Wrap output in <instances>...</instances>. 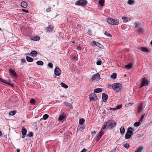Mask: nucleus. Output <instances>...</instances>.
I'll return each mask as SVG.
<instances>
[{"label": "nucleus", "instance_id": "7c9ffc66", "mask_svg": "<svg viewBox=\"0 0 152 152\" xmlns=\"http://www.w3.org/2000/svg\"><path fill=\"white\" fill-rule=\"evenodd\" d=\"M61 86L65 88H68V86L65 84L64 83H60Z\"/></svg>", "mask_w": 152, "mask_h": 152}, {"label": "nucleus", "instance_id": "e2e57ef3", "mask_svg": "<svg viewBox=\"0 0 152 152\" xmlns=\"http://www.w3.org/2000/svg\"><path fill=\"white\" fill-rule=\"evenodd\" d=\"M111 86L112 87V86H111V85L109 84L108 85V88H109V87H111Z\"/></svg>", "mask_w": 152, "mask_h": 152}, {"label": "nucleus", "instance_id": "338daca9", "mask_svg": "<svg viewBox=\"0 0 152 152\" xmlns=\"http://www.w3.org/2000/svg\"><path fill=\"white\" fill-rule=\"evenodd\" d=\"M151 44L152 45V40L151 41Z\"/></svg>", "mask_w": 152, "mask_h": 152}, {"label": "nucleus", "instance_id": "c756f323", "mask_svg": "<svg viewBox=\"0 0 152 152\" xmlns=\"http://www.w3.org/2000/svg\"><path fill=\"white\" fill-rule=\"evenodd\" d=\"M132 65L131 64H128L125 66V67L127 69H129L131 68Z\"/></svg>", "mask_w": 152, "mask_h": 152}, {"label": "nucleus", "instance_id": "a878e982", "mask_svg": "<svg viewBox=\"0 0 152 152\" xmlns=\"http://www.w3.org/2000/svg\"><path fill=\"white\" fill-rule=\"evenodd\" d=\"M146 117V115H145V114L144 113L143 114H142L141 115V118L140 120V121H142L143 120H144L145 119V118Z\"/></svg>", "mask_w": 152, "mask_h": 152}, {"label": "nucleus", "instance_id": "0eeeda50", "mask_svg": "<svg viewBox=\"0 0 152 152\" xmlns=\"http://www.w3.org/2000/svg\"><path fill=\"white\" fill-rule=\"evenodd\" d=\"M100 79V76L99 73H96L93 75L91 78L92 81H97Z\"/></svg>", "mask_w": 152, "mask_h": 152}, {"label": "nucleus", "instance_id": "49530a36", "mask_svg": "<svg viewBox=\"0 0 152 152\" xmlns=\"http://www.w3.org/2000/svg\"><path fill=\"white\" fill-rule=\"evenodd\" d=\"M26 62L25 59H22L21 60V64L23 65V63H25Z\"/></svg>", "mask_w": 152, "mask_h": 152}, {"label": "nucleus", "instance_id": "8fccbe9b", "mask_svg": "<svg viewBox=\"0 0 152 152\" xmlns=\"http://www.w3.org/2000/svg\"><path fill=\"white\" fill-rule=\"evenodd\" d=\"M33 135V133L32 132H30V133L28 134L27 136L28 137H32Z\"/></svg>", "mask_w": 152, "mask_h": 152}, {"label": "nucleus", "instance_id": "e433bc0d", "mask_svg": "<svg viewBox=\"0 0 152 152\" xmlns=\"http://www.w3.org/2000/svg\"><path fill=\"white\" fill-rule=\"evenodd\" d=\"M39 39L40 37L38 36H37L34 37L32 40L34 41H37L39 40Z\"/></svg>", "mask_w": 152, "mask_h": 152}, {"label": "nucleus", "instance_id": "39448f33", "mask_svg": "<svg viewBox=\"0 0 152 152\" xmlns=\"http://www.w3.org/2000/svg\"><path fill=\"white\" fill-rule=\"evenodd\" d=\"M149 84V82L148 79L145 77L142 78L141 80V83L140 88H141L143 86H148Z\"/></svg>", "mask_w": 152, "mask_h": 152}, {"label": "nucleus", "instance_id": "cd10ccee", "mask_svg": "<svg viewBox=\"0 0 152 152\" xmlns=\"http://www.w3.org/2000/svg\"><path fill=\"white\" fill-rule=\"evenodd\" d=\"M104 0H99V4L101 6H103L104 5Z\"/></svg>", "mask_w": 152, "mask_h": 152}, {"label": "nucleus", "instance_id": "f257e3e1", "mask_svg": "<svg viewBox=\"0 0 152 152\" xmlns=\"http://www.w3.org/2000/svg\"><path fill=\"white\" fill-rule=\"evenodd\" d=\"M135 130L133 128L129 127L125 135V138L127 139L132 137L134 134L133 132Z\"/></svg>", "mask_w": 152, "mask_h": 152}, {"label": "nucleus", "instance_id": "423d86ee", "mask_svg": "<svg viewBox=\"0 0 152 152\" xmlns=\"http://www.w3.org/2000/svg\"><path fill=\"white\" fill-rule=\"evenodd\" d=\"M87 3V1L86 0H79L76 2L75 4L77 5L85 6Z\"/></svg>", "mask_w": 152, "mask_h": 152}, {"label": "nucleus", "instance_id": "6e6d98bb", "mask_svg": "<svg viewBox=\"0 0 152 152\" xmlns=\"http://www.w3.org/2000/svg\"><path fill=\"white\" fill-rule=\"evenodd\" d=\"M22 11L23 12H26V13H28V10H27L23 9L22 10Z\"/></svg>", "mask_w": 152, "mask_h": 152}, {"label": "nucleus", "instance_id": "680f3d73", "mask_svg": "<svg viewBox=\"0 0 152 152\" xmlns=\"http://www.w3.org/2000/svg\"><path fill=\"white\" fill-rule=\"evenodd\" d=\"M23 135L22 137V138H24L25 137V135H26V134H22Z\"/></svg>", "mask_w": 152, "mask_h": 152}, {"label": "nucleus", "instance_id": "bb28decb", "mask_svg": "<svg viewBox=\"0 0 152 152\" xmlns=\"http://www.w3.org/2000/svg\"><path fill=\"white\" fill-rule=\"evenodd\" d=\"M122 19H124V20L123 22L124 23H125L127 22L128 21L129 18L128 17H126L124 16H123L121 18Z\"/></svg>", "mask_w": 152, "mask_h": 152}, {"label": "nucleus", "instance_id": "c85d7f7f", "mask_svg": "<svg viewBox=\"0 0 152 152\" xmlns=\"http://www.w3.org/2000/svg\"><path fill=\"white\" fill-rule=\"evenodd\" d=\"M125 129L124 127L123 126H121L120 129V132L121 134H123L125 132Z\"/></svg>", "mask_w": 152, "mask_h": 152}, {"label": "nucleus", "instance_id": "a211bd4d", "mask_svg": "<svg viewBox=\"0 0 152 152\" xmlns=\"http://www.w3.org/2000/svg\"><path fill=\"white\" fill-rule=\"evenodd\" d=\"M93 42L96 46L98 47H99L100 48H103V46L101 45L98 42H96L95 41H93Z\"/></svg>", "mask_w": 152, "mask_h": 152}, {"label": "nucleus", "instance_id": "6ab92c4d", "mask_svg": "<svg viewBox=\"0 0 152 152\" xmlns=\"http://www.w3.org/2000/svg\"><path fill=\"white\" fill-rule=\"evenodd\" d=\"M137 32L140 34H143L144 32V30L142 28H138Z\"/></svg>", "mask_w": 152, "mask_h": 152}, {"label": "nucleus", "instance_id": "13d9d810", "mask_svg": "<svg viewBox=\"0 0 152 152\" xmlns=\"http://www.w3.org/2000/svg\"><path fill=\"white\" fill-rule=\"evenodd\" d=\"M86 151L87 150L86 149L84 148L80 152H86Z\"/></svg>", "mask_w": 152, "mask_h": 152}, {"label": "nucleus", "instance_id": "dca6fc26", "mask_svg": "<svg viewBox=\"0 0 152 152\" xmlns=\"http://www.w3.org/2000/svg\"><path fill=\"white\" fill-rule=\"evenodd\" d=\"M142 103L138 105L137 112L138 113H140L141 112L142 110Z\"/></svg>", "mask_w": 152, "mask_h": 152}, {"label": "nucleus", "instance_id": "58836bf2", "mask_svg": "<svg viewBox=\"0 0 152 152\" xmlns=\"http://www.w3.org/2000/svg\"><path fill=\"white\" fill-rule=\"evenodd\" d=\"M49 117V115L47 114H45L44 115L43 118L44 120H46Z\"/></svg>", "mask_w": 152, "mask_h": 152}, {"label": "nucleus", "instance_id": "37998d69", "mask_svg": "<svg viewBox=\"0 0 152 152\" xmlns=\"http://www.w3.org/2000/svg\"><path fill=\"white\" fill-rule=\"evenodd\" d=\"M124 147L126 148H128L129 147V145L128 143H126L124 145Z\"/></svg>", "mask_w": 152, "mask_h": 152}, {"label": "nucleus", "instance_id": "de8ad7c7", "mask_svg": "<svg viewBox=\"0 0 152 152\" xmlns=\"http://www.w3.org/2000/svg\"><path fill=\"white\" fill-rule=\"evenodd\" d=\"M122 105L121 104L118 105L115 107L116 110H118L121 108L122 107Z\"/></svg>", "mask_w": 152, "mask_h": 152}, {"label": "nucleus", "instance_id": "aec40b11", "mask_svg": "<svg viewBox=\"0 0 152 152\" xmlns=\"http://www.w3.org/2000/svg\"><path fill=\"white\" fill-rule=\"evenodd\" d=\"M64 105L65 106H69L70 108L73 109V106L70 103L68 102H64Z\"/></svg>", "mask_w": 152, "mask_h": 152}, {"label": "nucleus", "instance_id": "774afa93", "mask_svg": "<svg viewBox=\"0 0 152 152\" xmlns=\"http://www.w3.org/2000/svg\"><path fill=\"white\" fill-rule=\"evenodd\" d=\"M1 30V28H0V30Z\"/></svg>", "mask_w": 152, "mask_h": 152}, {"label": "nucleus", "instance_id": "9b49d317", "mask_svg": "<svg viewBox=\"0 0 152 152\" xmlns=\"http://www.w3.org/2000/svg\"><path fill=\"white\" fill-rule=\"evenodd\" d=\"M139 49L143 52L147 53L150 52L149 49L145 47H141L139 48Z\"/></svg>", "mask_w": 152, "mask_h": 152}, {"label": "nucleus", "instance_id": "7ed1b4c3", "mask_svg": "<svg viewBox=\"0 0 152 152\" xmlns=\"http://www.w3.org/2000/svg\"><path fill=\"white\" fill-rule=\"evenodd\" d=\"M107 21L108 24L112 25H115L119 23V21L117 19H114L109 18L107 19Z\"/></svg>", "mask_w": 152, "mask_h": 152}, {"label": "nucleus", "instance_id": "20e7f679", "mask_svg": "<svg viewBox=\"0 0 152 152\" xmlns=\"http://www.w3.org/2000/svg\"><path fill=\"white\" fill-rule=\"evenodd\" d=\"M107 126L110 129H112L115 126L116 123L112 120H109L106 122Z\"/></svg>", "mask_w": 152, "mask_h": 152}, {"label": "nucleus", "instance_id": "72a5a7b5", "mask_svg": "<svg viewBox=\"0 0 152 152\" xmlns=\"http://www.w3.org/2000/svg\"><path fill=\"white\" fill-rule=\"evenodd\" d=\"M16 112L15 110H13L12 111H10L9 112V115H13L16 113Z\"/></svg>", "mask_w": 152, "mask_h": 152}, {"label": "nucleus", "instance_id": "09e8293b", "mask_svg": "<svg viewBox=\"0 0 152 152\" xmlns=\"http://www.w3.org/2000/svg\"><path fill=\"white\" fill-rule=\"evenodd\" d=\"M107 126V124H106V122L104 124V125L102 126L101 129H102L103 130L104 129H105L106 128Z\"/></svg>", "mask_w": 152, "mask_h": 152}, {"label": "nucleus", "instance_id": "c9c22d12", "mask_svg": "<svg viewBox=\"0 0 152 152\" xmlns=\"http://www.w3.org/2000/svg\"><path fill=\"white\" fill-rule=\"evenodd\" d=\"M135 28L138 27L140 26L141 25L140 23H139L138 21H136L135 23Z\"/></svg>", "mask_w": 152, "mask_h": 152}, {"label": "nucleus", "instance_id": "4c0bfd02", "mask_svg": "<svg viewBox=\"0 0 152 152\" xmlns=\"http://www.w3.org/2000/svg\"><path fill=\"white\" fill-rule=\"evenodd\" d=\"M140 125V123L139 122H136L134 124V126L136 127H138Z\"/></svg>", "mask_w": 152, "mask_h": 152}, {"label": "nucleus", "instance_id": "79ce46f5", "mask_svg": "<svg viewBox=\"0 0 152 152\" xmlns=\"http://www.w3.org/2000/svg\"><path fill=\"white\" fill-rule=\"evenodd\" d=\"M102 135L99 134V135H98L96 137V140L97 141H98L99 140L100 138L102 137Z\"/></svg>", "mask_w": 152, "mask_h": 152}, {"label": "nucleus", "instance_id": "ddd939ff", "mask_svg": "<svg viewBox=\"0 0 152 152\" xmlns=\"http://www.w3.org/2000/svg\"><path fill=\"white\" fill-rule=\"evenodd\" d=\"M108 96L104 93H103L102 94V99L104 102H106L107 100L108 99Z\"/></svg>", "mask_w": 152, "mask_h": 152}, {"label": "nucleus", "instance_id": "f3484780", "mask_svg": "<svg viewBox=\"0 0 152 152\" xmlns=\"http://www.w3.org/2000/svg\"><path fill=\"white\" fill-rule=\"evenodd\" d=\"M53 27L52 26L49 25L47 27L46 30L48 32H50L52 31L53 30Z\"/></svg>", "mask_w": 152, "mask_h": 152}, {"label": "nucleus", "instance_id": "1a4fd4ad", "mask_svg": "<svg viewBox=\"0 0 152 152\" xmlns=\"http://www.w3.org/2000/svg\"><path fill=\"white\" fill-rule=\"evenodd\" d=\"M61 73V71L59 68H56L54 70V74L56 76H59Z\"/></svg>", "mask_w": 152, "mask_h": 152}, {"label": "nucleus", "instance_id": "393cba45", "mask_svg": "<svg viewBox=\"0 0 152 152\" xmlns=\"http://www.w3.org/2000/svg\"><path fill=\"white\" fill-rule=\"evenodd\" d=\"M102 91V90L101 88H97L95 89L94 90V92L95 93H99Z\"/></svg>", "mask_w": 152, "mask_h": 152}, {"label": "nucleus", "instance_id": "a18cd8bd", "mask_svg": "<svg viewBox=\"0 0 152 152\" xmlns=\"http://www.w3.org/2000/svg\"><path fill=\"white\" fill-rule=\"evenodd\" d=\"M133 103H126L125 104V106L127 107L128 106H132L133 105Z\"/></svg>", "mask_w": 152, "mask_h": 152}, {"label": "nucleus", "instance_id": "5701e85b", "mask_svg": "<svg viewBox=\"0 0 152 152\" xmlns=\"http://www.w3.org/2000/svg\"><path fill=\"white\" fill-rule=\"evenodd\" d=\"M26 58L27 61L28 62H32L33 61V58L28 56H26Z\"/></svg>", "mask_w": 152, "mask_h": 152}, {"label": "nucleus", "instance_id": "c03bdc74", "mask_svg": "<svg viewBox=\"0 0 152 152\" xmlns=\"http://www.w3.org/2000/svg\"><path fill=\"white\" fill-rule=\"evenodd\" d=\"M104 34L105 35H106L107 37H112V36L111 34H109L107 32L105 31Z\"/></svg>", "mask_w": 152, "mask_h": 152}, {"label": "nucleus", "instance_id": "2eb2a0df", "mask_svg": "<svg viewBox=\"0 0 152 152\" xmlns=\"http://www.w3.org/2000/svg\"><path fill=\"white\" fill-rule=\"evenodd\" d=\"M143 149V146H139L135 150L134 152H141Z\"/></svg>", "mask_w": 152, "mask_h": 152}, {"label": "nucleus", "instance_id": "052dcab7", "mask_svg": "<svg viewBox=\"0 0 152 152\" xmlns=\"http://www.w3.org/2000/svg\"><path fill=\"white\" fill-rule=\"evenodd\" d=\"M77 48L78 49L80 50H81V48L80 46H78L77 47Z\"/></svg>", "mask_w": 152, "mask_h": 152}, {"label": "nucleus", "instance_id": "f8f14e48", "mask_svg": "<svg viewBox=\"0 0 152 152\" xmlns=\"http://www.w3.org/2000/svg\"><path fill=\"white\" fill-rule=\"evenodd\" d=\"M0 81L3 82L4 83H5L6 84H7V85H8L11 86L12 87H13L14 86V85L13 84H12L11 83H9V82H7L6 80H4V79H3L2 78H0Z\"/></svg>", "mask_w": 152, "mask_h": 152}, {"label": "nucleus", "instance_id": "5fc2aeb1", "mask_svg": "<svg viewBox=\"0 0 152 152\" xmlns=\"http://www.w3.org/2000/svg\"><path fill=\"white\" fill-rule=\"evenodd\" d=\"M50 9H51L49 7L48 8L46 9V11L47 12H49L51 10Z\"/></svg>", "mask_w": 152, "mask_h": 152}, {"label": "nucleus", "instance_id": "6e6552de", "mask_svg": "<svg viewBox=\"0 0 152 152\" xmlns=\"http://www.w3.org/2000/svg\"><path fill=\"white\" fill-rule=\"evenodd\" d=\"M89 96L90 100H96L97 99L96 95L94 93L91 94Z\"/></svg>", "mask_w": 152, "mask_h": 152}, {"label": "nucleus", "instance_id": "4d7b16f0", "mask_svg": "<svg viewBox=\"0 0 152 152\" xmlns=\"http://www.w3.org/2000/svg\"><path fill=\"white\" fill-rule=\"evenodd\" d=\"M96 133V132L94 131H93L92 132H91V134L92 135H95Z\"/></svg>", "mask_w": 152, "mask_h": 152}, {"label": "nucleus", "instance_id": "473e14b6", "mask_svg": "<svg viewBox=\"0 0 152 152\" xmlns=\"http://www.w3.org/2000/svg\"><path fill=\"white\" fill-rule=\"evenodd\" d=\"M117 74L116 73H113L111 75V78L115 79L116 78Z\"/></svg>", "mask_w": 152, "mask_h": 152}, {"label": "nucleus", "instance_id": "ea45409f", "mask_svg": "<svg viewBox=\"0 0 152 152\" xmlns=\"http://www.w3.org/2000/svg\"><path fill=\"white\" fill-rule=\"evenodd\" d=\"M35 102V101L34 100V99H31L30 101V103L31 104H34Z\"/></svg>", "mask_w": 152, "mask_h": 152}, {"label": "nucleus", "instance_id": "412c9836", "mask_svg": "<svg viewBox=\"0 0 152 152\" xmlns=\"http://www.w3.org/2000/svg\"><path fill=\"white\" fill-rule=\"evenodd\" d=\"M30 54L32 56H36L37 55V51L34 50L31 52Z\"/></svg>", "mask_w": 152, "mask_h": 152}, {"label": "nucleus", "instance_id": "4468645a", "mask_svg": "<svg viewBox=\"0 0 152 152\" xmlns=\"http://www.w3.org/2000/svg\"><path fill=\"white\" fill-rule=\"evenodd\" d=\"M66 116V114L64 113H63L59 116L58 120L61 121L63 120L65 118Z\"/></svg>", "mask_w": 152, "mask_h": 152}, {"label": "nucleus", "instance_id": "9d476101", "mask_svg": "<svg viewBox=\"0 0 152 152\" xmlns=\"http://www.w3.org/2000/svg\"><path fill=\"white\" fill-rule=\"evenodd\" d=\"M9 71L10 72V75L13 77H15L17 76V74L15 71L12 69H10Z\"/></svg>", "mask_w": 152, "mask_h": 152}, {"label": "nucleus", "instance_id": "864d4df0", "mask_svg": "<svg viewBox=\"0 0 152 152\" xmlns=\"http://www.w3.org/2000/svg\"><path fill=\"white\" fill-rule=\"evenodd\" d=\"M103 133H104L103 130L101 129L100 132H99V134L102 135L103 134Z\"/></svg>", "mask_w": 152, "mask_h": 152}, {"label": "nucleus", "instance_id": "a19ab883", "mask_svg": "<svg viewBox=\"0 0 152 152\" xmlns=\"http://www.w3.org/2000/svg\"><path fill=\"white\" fill-rule=\"evenodd\" d=\"M127 2L129 4H134V2L132 0H129Z\"/></svg>", "mask_w": 152, "mask_h": 152}, {"label": "nucleus", "instance_id": "b1692460", "mask_svg": "<svg viewBox=\"0 0 152 152\" xmlns=\"http://www.w3.org/2000/svg\"><path fill=\"white\" fill-rule=\"evenodd\" d=\"M27 130L24 127H23L22 129L21 133L22 134H26Z\"/></svg>", "mask_w": 152, "mask_h": 152}, {"label": "nucleus", "instance_id": "0e129e2a", "mask_svg": "<svg viewBox=\"0 0 152 152\" xmlns=\"http://www.w3.org/2000/svg\"><path fill=\"white\" fill-rule=\"evenodd\" d=\"M17 152H20V150L19 149H18L17 150Z\"/></svg>", "mask_w": 152, "mask_h": 152}, {"label": "nucleus", "instance_id": "3c124183", "mask_svg": "<svg viewBox=\"0 0 152 152\" xmlns=\"http://www.w3.org/2000/svg\"><path fill=\"white\" fill-rule=\"evenodd\" d=\"M48 66L50 68H52L53 67V64L51 63H48Z\"/></svg>", "mask_w": 152, "mask_h": 152}, {"label": "nucleus", "instance_id": "69168bd1", "mask_svg": "<svg viewBox=\"0 0 152 152\" xmlns=\"http://www.w3.org/2000/svg\"><path fill=\"white\" fill-rule=\"evenodd\" d=\"M2 134V133L1 131H0V136H1Z\"/></svg>", "mask_w": 152, "mask_h": 152}, {"label": "nucleus", "instance_id": "2f4dec72", "mask_svg": "<svg viewBox=\"0 0 152 152\" xmlns=\"http://www.w3.org/2000/svg\"><path fill=\"white\" fill-rule=\"evenodd\" d=\"M85 121V120L83 118H80L79 119V123L80 125H82Z\"/></svg>", "mask_w": 152, "mask_h": 152}, {"label": "nucleus", "instance_id": "f03ea898", "mask_svg": "<svg viewBox=\"0 0 152 152\" xmlns=\"http://www.w3.org/2000/svg\"><path fill=\"white\" fill-rule=\"evenodd\" d=\"M112 88L113 90L117 92L121 91L122 89V86L120 83H117L113 84Z\"/></svg>", "mask_w": 152, "mask_h": 152}, {"label": "nucleus", "instance_id": "4be33fe9", "mask_svg": "<svg viewBox=\"0 0 152 152\" xmlns=\"http://www.w3.org/2000/svg\"><path fill=\"white\" fill-rule=\"evenodd\" d=\"M21 6L23 8H26L28 5V4L25 1H23L21 4Z\"/></svg>", "mask_w": 152, "mask_h": 152}, {"label": "nucleus", "instance_id": "bf43d9fd", "mask_svg": "<svg viewBox=\"0 0 152 152\" xmlns=\"http://www.w3.org/2000/svg\"><path fill=\"white\" fill-rule=\"evenodd\" d=\"M110 110H116V108H111V107H110Z\"/></svg>", "mask_w": 152, "mask_h": 152}, {"label": "nucleus", "instance_id": "603ef678", "mask_svg": "<svg viewBox=\"0 0 152 152\" xmlns=\"http://www.w3.org/2000/svg\"><path fill=\"white\" fill-rule=\"evenodd\" d=\"M96 64L98 65H100L102 64V61H99L96 62Z\"/></svg>", "mask_w": 152, "mask_h": 152}, {"label": "nucleus", "instance_id": "f704fd0d", "mask_svg": "<svg viewBox=\"0 0 152 152\" xmlns=\"http://www.w3.org/2000/svg\"><path fill=\"white\" fill-rule=\"evenodd\" d=\"M37 64L38 65H42L43 64V62L42 61H37Z\"/></svg>", "mask_w": 152, "mask_h": 152}]
</instances>
